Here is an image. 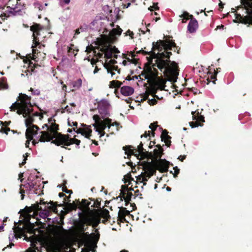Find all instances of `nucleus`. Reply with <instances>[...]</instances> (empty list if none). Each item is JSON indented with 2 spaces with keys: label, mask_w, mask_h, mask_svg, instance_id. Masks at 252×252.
Instances as JSON below:
<instances>
[{
  "label": "nucleus",
  "mask_w": 252,
  "mask_h": 252,
  "mask_svg": "<svg viewBox=\"0 0 252 252\" xmlns=\"http://www.w3.org/2000/svg\"><path fill=\"white\" fill-rule=\"evenodd\" d=\"M122 83L118 80H113L110 82L109 87L111 88H119L122 85Z\"/></svg>",
  "instance_id": "58836bf2"
},
{
  "label": "nucleus",
  "mask_w": 252,
  "mask_h": 252,
  "mask_svg": "<svg viewBox=\"0 0 252 252\" xmlns=\"http://www.w3.org/2000/svg\"><path fill=\"white\" fill-rule=\"evenodd\" d=\"M198 28L197 21L193 17V15H190V20L188 26V30L190 33H193L196 32Z\"/></svg>",
  "instance_id": "5701e85b"
},
{
  "label": "nucleus",
  "mask_w": 252,
  "mask_h": 252,
  "mask_svg": "<svg viewBox=\"0 0 252 252\" xmlns=\"http://www.w3.org/2000/svg\"><path fill=\"white\" fill-rule=\"evenodd\" d=\"M133 196L131 191H127L125 195V196L121 197V200H123L124 199L125 201V206H127L129 203H130V201H131V199L132 196Z\"/></svg>",
  "instance_id": "72a5a7b5"
},
{
  "label": "nucleus",
  "mask_w": 252,
  "mask_h": 252,
  "mask_svg": "<svg viewBox=\"0 0 252 252\" xmlns=\"http://www.w3.org/2000/svg\"><path fill=\"white\" fill-rule=\"evenodd\" d=\"M32 113H31L27 117L25 120V125L28 128L32 127L33 125L32 123L34 122V118L33 116L32 115Z\"/></svg>",
  "instance_id": "473e14b6"
},
{
  "label": "nucleus",
  "mask_w": 252,
  "mask_h": 252,
  "mask_svg": "<svg viewBox=\"0 0 252 252\" xmlns=\"http://www.w3.org/2000/svg\"><path fill=\"white\" fill-rule=\"evenodd\" d=\"M122 30L120 28L113 29L109 32V35L105 34L102 35V44L107 43H114L117 40L116 35H120L122 33Z\"/></svg>",
  "instance_id": "9d476101"
},
{
  "label": "nucleus",
  "mask_w": 252,
  "mask_h": 252,
  "mask_svg": "<svg viewBox=\"0 0 252 252\" xmlns=\"http://www.w3.org/2000/svg\"><path fill=\"white\" fill-rule=\"evenodd\" d=\"M84 31V28L83 27H80L78 29H76L75 30V34H78L80 33V32H82Z\"/></svg>",
  "instance_id": "774afa93"
},
{
  "label": "nucleus",
  "mask_w": 252,
  "mask_h": 252,
  "mask_svg": "<svg viewBox=\"0 0 252 252\" xmlns=\"http://www.w3.org/2000/svg\"><path fill=\"white\" fill-rule=\"evenodd\" d=\"M42 29V26L36 23L34 24L30 27V30L33 32L32 36L34 37L33 41L34 45L32 46V48H35L39 44V41L37 36L40 34L39 32Z\"/></svg>",
  "instance_id": "2eb2a0df"
},
{
  "label": "nucleus",
  "mask_w": 252,
  "mask_h": 252,
  "mask_svg": "<svg viewBox=\"0 0 252 252\" xmlns=\"http://www.w3.org/2000/svg\"><path fill=\"white\" fill-rule=\"evenodd\" d=\"M173 169L174 170V173L173 174V177L176 178L180 172V169L177 166L174 167Z\"/></svg>",
  "instance_id": "0e129e2a"
},
{
  "label": "nucleus",
  "mask_w": 252,
  "mask_h": 252,
  "mask_svg": "<svg viewBox=\"0 0 252 252\" xmlns=\"http://www.w3.org/2000/svg\"><path fill=\"white\" fill-rule=\"evenodd\" d=\"M82 126L84 127V131H83L82 135L84 136L87 139H90V137L92 132L91 126H87L84 124H82Z\"/></svg>",
  "instance_id": "cd10ccee"
},
{
  "label": "nucleus",
  "mask_w": 252,
  "mask_h": 252,
  "mask_svg": "<svg viewBox=\"0 0 252 252\" xmlns=\"http://www.w3.org/2000/svg\"><path fill=\"white\" fill-rule=\"evenodd\" d=\"M158 126V122H156L151 123L149 126V128L150 129H151L152 131H155V130H156Z\"/></svg>",
  "instance_id": "6e6d98bb"
},
{
  "label": "nucleus",
  "mask_w": 252,
  "mask_h": 252,
  "mask_svg": "<svg viewBox=\"0 0 252 252\" xmlns=\"http://www.w3.org/2000/svg\"><path fill=\"white\" fill-rule=\"evenodd\" d=\"M154 162L156 169L160 172L164 173L168 171L170 163L166 159L159 158Z\"/></svg>",
  "instance_id": "f3484780"
},
{
  "label": "nucleus",
  "mask_w": 252,
  "mask_h": 252,
  "mask_svg": "<svg viewBox=\"0 0 252 252\" xmlns=\"http://www.w3.org/2000/svg\"><path fill=\"white\" fill-rule=\"evenodd\" d=\"M195 112H192V114L193 115L192 118L193 120H197L199 122V123L201 124V122H204L205 121L204 118L203 116L200 115L198 116H194Z\"/></svg>",
  "instance_id": "09e8293b"
},
{
  "label": "nucleus",
  "mask_w": 252,
  "mask_h": 252,
  "mask_svg": "<svg viewBox=\"0 0 252 252\" xmlns=\"http://www.w3.org/2000/svg\"><path fill=\"white\" fill-rule=\"evenodd\" d=\"M14 232L16 234L22 235L24 233V230L23 228L20 227L19 226L16 227L14 229Z\"/></svg>",
  "instance_id": "5fc2aeb1"
},
{
  "label": "nucleus",
  "mask_w": 252,
  "mask_h": 252,
  "mask_svg": "<svg viewBox=\"0 0 252 252\" xmlns=\"http://www.w3.org/2000/svg\"><path fill=\"white\" fill-rule=\"evenodd\" d=\"M158 90H159V89L158 87L150 82V86L147 88L146 92V98H148L150 94L153 95L156 94Z\"/></svg>",
  "instance_id": "bb28decb"
},
{
  "label": "nucleus",
  "mask_w": 252,
  "mask_h": 252,
  "mask_svg": "<svg viewBox=\"0 0 252 252\" xmlns=\"http://www.w3.org/2000/svg\"><path fill=\"white\" fill-rule=\"evenodd\" d=\"M29 182L27 183V186L29 187V192L33 191L34 194L38 195H40V192L43 194V190H41L43 186H41V181L37 179L30 180L28 179Z\"/></svg>",
  "instance_id": "f8f14e48"
},
{
  "label": "nucleus",
  "mask_w": 252,
  "mask_h": 252,
  "mask_svg": "<svg viewBox=\"0 0 252 252\" xmlns=\"http://www.w3.org/2000/svg\"><path fill=\"white\" fill-rule=\"evenodd\" d=\"M121 94L125 96H129L133 94L134 89L129 86H123L121 88Z\"/></svg>",
  "instance_id": "c85d7f7f"
},
{
  "label": "nucleus",
  "mask_w": 252,
  "mask_h": 252,
  "mask_svg": "<svg viewBox=\"0 0 252 252\" xmlns=\"http://www.w3.org/2000/svg\"><path fill=\"white\" fill-rule=\"evenodd\" d=\"M102 39V35L101 36V38L99 39L98 40L97 42L99 43V45L103 46V47L100 49V51L101 52H102V53H104L105 54L106 53V49H107V48L108 47V45H110L112 43H107L102 44V42H101Z\"/></svg>",
  "instance_id": "a19ab883"
},
{
  "label": "nucleus",
  "mask_w": 252,
  "mask_h": 252,
  "mask_svg": "<svg viewBox=\"0 0 252 252\" xmlns=\"http://www.w3.org/2000/svg\"><path fill=\"white\" fill-rule=\"evenodd\" d=\"M34 224L29 221L25 225V229L27 232L32 234L34 233Z\"/></svg>",
  "instance_id": "f704fd0d"
},
{
  "label": "nucleus",
  "mask_w": 252,
  "mask_h": 252,
  "mask_svg": "<svg viewBox=\"0 0 252 252\" xmlns=\"http://www.w3.org/2000/svg\"><path fill=\"white\" fill-rule=\"evenodd\" d=\"M63 110L62 111V113H63L66 111L68 113H70L72 111V109L69 107L68 105L66 106L64 108L62 107Z\"/></svg>",
  "instance_id": "e2e57ef3"
},
{
  "label": "nucleus",
  "mask_w": 252,
  "mask_h": 252,
  "mask_svg": "<svg viewBox=\"0 0 252 252\" xmlns=\"http://www.w3.org/2000/svg\"><path fill=\"white\" fill-rule=\"evenodd\" d=\"M106 70L108 73H110L111 74L112 77H113V75H115L114 71H117L119 74H120L121 73V69L119 68L117 65H114L110 68H107Z\"/></svg>",
  "instance_id": "c9c22d12"
},
{
  "label": "nucleus",
  "mask_w": 252,
  "mask_h": 252,
  "mask_svg": "<svg viewBox=\"0 0 252 252\" xmlns=\"http://www.w3.org/2000/svg\"><path fill=\"white\" fill-rule=\"evenodd\" d=\"M117 63V62L115 59H111L108 63H104L103 66L105 68L107 69V68H110L112 66H114Z\"/></svg>",
  "instance_id": "37998d69"
},
{
  "label": "nucleus",
  "mask_w": 252,
  "mask_h": 252,
  "mask_svg": "<svg viewBox=\"0 0 252 252\" xmlns=\"http://www.w3.org/2000/svg\"><path fill=\"white\" fill-rule=\"evenodd\" d=\"M169 51L164 50L163 52L158 53L159 58L156 60L153 66H157L160 71H163L167 81L175 83L179 74L178 66L175 62H171L169 60L172 53Z\"/></svg>",
  "instance_id": "f257e3e1"
},
{
  "label": "nucleus",
  "mask_w": 252,
  "mask_h": 252,
  "mask_svg": "<svg viewBox=\"0 0 252 252\" xmlns=\"http://www.w3.org/2000/svg\"><path fill=\"white\" fill-rule=\"evenodd\" d=\"M106 53L104 54V57L107 59H111L113 57V52L112 50V45H108L107 48Z\"/></svg>",
  "instance_id": "e433bc0d"
},
{
  "label": "nucleus",
  "mask_w": 252,
  "mask_h": 252,
  "mask_svg": "<svg viewBox=\"0 0 252 252\" xmlns=\"http://www.w3.org/2000/svg\"><path fill=\"white\" fill-rule=\"evenodd\" d=\"M24 62L26 63L29 64L28 66V69H27L25 73H27V72H31L30 74H32V72H34L35 68H37V67L40 66L38 64L33 63L31 61V60L29 59H27L26 60H25Z\"/></svg>",
  "instance_id": "393cba45"
},
{
  "label": "nucleus",
  "mask_w": 252,
  "mask_h": 252,
  "mask_svg": "<svg viewBox=\"0 0 252 252\" xmlns=\"http://www.w3.org/2000/svg\"><path fill=\"white\" fill-rule=\"evenodd\" d=\"M108 103L106 101H101L98 104V111L102 119L109 115Z\"/></svg>",
  "instance_id": "aec40b11"
},
{
  "label": "nucleus",
  "mask_w": 252,
  "mask_h": 252,
  "mask_svg": "<svg viewBox=\"0 0 252 252\" xmlns=\"http://www.w3.org/2000/svg\"><path fill=\"white\" fill-rule=\"evenodd\" d=\"M70 200H68V202L65 205L67 211L75 210L77 208L83 211H90L89 205L91 202H89L87 199H82L81 202H80L79 199L75 200L72 203H70Z\"/></svg>",
  "instance_id": "1a4fd4ad"
},
{
  "label": "nucleus",
  "mask_w": 252,
  "mask_h": 252,
  "mask_svg": "<svg viewBox=\"0 0 252 252\" xmlns=\"http://www.w3.org/2000/svg\"><path fill=\"white\" fill-rule=\"evenodd\" d=\"M82 215L83 216L82 217L81 220H80L76 224V228L80 233H84V232H85L87 230L88 227H85V224L88 225V222L87 221V214H85L82 215V213H79V216L80 217H81Z\"/></svg>",
  "instance_id": "6ab92c4d"
},
{
  "label": "nucleus",
  "mask_w": 252,
  "mask_h": 252,
  "mask_svg": "<svg viewBox=\"0 0 252 252\" xmlns=\"http://www.w3.org/2000/svg\"><path fill=\"white\" fill-rule=\"evenodd\" d=\"M95 129L96 131L98 132V134L100 135V137H102L105 134L104 130L99 129V128H95Z\"/></svg>",
  "instance_id": "69168bd1"
},
{
  "label": "nucleus",
  "mask_w": 252,
  "mask_h": 252,
  "mask_svg": "<svg viewBox=\"0 0 252 252\" xmlns=\"http://www.w3.org/2000/svg\"><path fill=\"white\" fill-rule=\"evenodd\" d=\"M11 121H0V125H1V128L0 129V132L4 133L6 134H8V132L10 131L9 127L7 126L10 124Z\"/></svg>",
  "instance_id": "c756f323"
},
{
  "label": "nucleus",
  "mask_w": 252,
  "mask_h": 252,
  "mask_svg": "<svg viewBox=\"0 0 252 252\" xmlns=\"http://www.w3.org/2000/svg\"><path fill=\"white\" fill-rule=\"evenodd\" d=\"M190 15H189L187 12H184L183 14L180 16V17L182 18V23H186L189 19L190 20Z\"/></svg>",
  "instance_id": "c03bdc74"
},
{
  "label": "nucleus",
  "mask_w": 252,
  "mask_h": 252,
  "mask_svg": "<svg viewBox=\"0 0 252 252\" xmlns=\"http://www.w3.org/2000/svg\"><path fill=\"white\" fill-rule=\"evenodd\" d=\"M48 124H44L42 129L47 127V130L40 131V135L38 136L40 142L51 141V143L56 146L59 144L63 138L61 135L63 134L59 132V125L56 123V120L53 118H49L48 120Z\"/></svg>",
  "instance_id": "f03ea898"
},
{
  "label": "nucleus",
  "mask_w": 252,
  "mask_h": 252,
  "mask_svg": "<svg viewBox=\"0 0 252 252\" xmlns=\"http://www.w3.org/2000/svg\"><path fill=\"white\" fill-rule=\"evenodd\" d=\"M82 82L81 79L79 78L77 79L76 81H75L73 82V87L75 89H79L82 85Z\"/></svg>",
  "instance_id": "49530a36"
},
{
  "label": "nucleus",
  "mask_w": 252,
  "mask_h": 252,
  "mask_svg": "<svg viewBox=\"0 0 252 252\" xmlns=\"http://www.w3.org/2000/svg\"><path fill=\"white\" fill-rule=\"evenodd\" d=\"M189 125L192 128L196 127L198 126H201L202 125L198 121L195 120L194 122H191L189 123Z\"/></svg>",
  "instance_id": "864d4df0"
},
{
  "label": "nucleus",
  "mask_w": 252,
  "mask_h": 252,
  "mask_svg": "<svg viewBox=\"0 0 252 252\" xmlns=\"http://www.w3.org/2000/svg\"><path fill=\"white\" fill-rule=\"evenodd\" d=\"M151 131L149 130L148 131H145V133L141 135V138H142L143 137H144L146 139H148L147 138H151Z\"/></svg>",
  "instance_id": "052dcab7"
},
{
  "label": "nucleus",
  "mask_w": 252,
  "mask_h": 252,
  "mask_svg": "<svg viewBox=\"0 0 252 252\" xmlns=\"http://www.w3.org/2000/svg\"><path fill=\"white\" fill-rule=\"evenodd\" d=\"M130 214L129 211L127 210L125 207H121L120 208V210L118 212V216L117 218L118 223H124L126 222V217Z\"/></svg>",
  "instance_id": "412c9836"
},
{
  "label": "nucleus",
  "mask_w": 252,
  "mask_h": 252,
  "mask_svg": "<svg viewBox=\"0 0 252 252\" xmlns=\"http://www.w3.org/2000/svg\"><path fill=\"white\" fill-rule=\"evenodd\" d=\"M144 144L141 141L138 146L137 149H133V147L131 145H128L123 147V149L125 151V154L127 157H130L131 155H134L136 157H141V159H145L148 157L152 156V153L147 151L143 148Z\"/></svg>",
  "instance_id": "0eeeda50"
},
{
  "label": "nucleus",
  "mask_w": 252,
  "mask_h": 252,
  "mask_svg": "<svg viewBox=\"0 0 252 252\" xmlns=\"http://www.w3.org/2000/svg\"><path fill=\"white\" fill-rule=\"evenodd\" d=\"M60 136H62L63 138L58 146H62V148L65 149H67L68 150H70V148H68L65 146H69L73 144L79 146L81 143L80 140L75 138L76 136H75L74 138H70L69 134L61 135Z\"/></svg>",
  "instance_id": "9b49d317"
},
{
  "label": "nucleus",
  "mask_w": 252,
  "mask_h": 252,
  "mask_svg": "<svg viewBox=\"0 0 252 252\" xmlns=\"http://www.w3.org/2000/svg\"><path fill=\"white\" fill-rule=\"evenodd\" d=\"M93 119L95 121V123L93 124L94 128H99L101 130H104L106 127L109 128V124L111 123V119L106 118L103 119L104 120L102 121L98 115H94Z\"/></svg>",
  "instance_id": "4468645a"
},
{
  "label": "nucleus",
  "mask_w": 252,
  "mask_h": 252,
  "mask_svg": "<svg viewBox=\"0 0 252 252\" xmlns=\"http://www.w3.org/2000/svg\"><path fill=\"white\" fill-rule=\"evenodd\" d=\"M128 191V187L127 185H123L121 186V193L119 197L125 196L126 193Z\"/></svg>",
  "instance_id": "79ce46f5"
},
{
  "label": "nucleus",
  "mask_w": 252,
  "mask_h": 252,
  "mask_svg": "<svg viewBox=\"0 0 252 252\" xmlns=\"http://www.w3.org/2000/svg\"><path fill=\"white\" fill-rule=\"evenodd\" d=\"M246 10L247 15L245 16H242L240 14H235V19L233 20L234 23H239L244 24H249L252 25V9Z\"/></svg>",
  "instance_id": "ddd939ff"
},
{
  "label": "nucleus",
  "mask_w": 252,
  "mask_h": 252,
  "mask_svg": "<svg viewBox=\"0 0 252 252\" xmlns=\"http://www.w3.org/2000/svg\"><path fill=\"white\" fill-rule=\"evenodd\" d=\"M158 102V101L155 98H153L148 100V103L150 105H156Z\"/></svg>",
  "instance_id": "338daca9"
},
{
  "label": "nucleus",
  "mask_w": 252,
  "mask_h": 252,
  "mask_svg": "<svg viewBox=\"0 0 252 252\" xmlns=\"http://www.w3.org/2000/svg\"><path fill=\"white\" fill-rule=\"evenodd\" d=\"M174 48V51H178V47L173 40L166 39L164 40H159L156 42H153V48L157 49L159 52L165 50H171ZM179 53L178 51L177 52Z\"/></svg>",
  "instance_id": "6e6552de"
},
{
  "label": "nucleus",
  "mask_w": 252,
  "mask_h": 252,
  "mask_svg": "<svg viewBox=\"0 0 252 252\" xmlns=\"http://www.w3.org/2000/svg\"><path fill=\"white\" fill-rule=\"evenodd\" d=\"M155 50H157V49H154L153 47L152 48V50L150 51H146L143 49H141L139 51L136 52V54H142L143 55H150L153 56L154 58H156L157 57L158 54H156L154 51Z\"/></svg>",
  "instance_id": "2f4dec72"
},
{
  "label": "nucleus",
  "mask_w": 252,
  "mask_h": 252,
  "mask_svg": "<svg viewBox=\"0 0 252 252\" xmlns=\"http://www.w3.org/2000/svg\"><path fill=\"white\" fill-rule=\"evenodd\" d=\"M66 184V181H64V186L63 187L62 190L63 192H64L66 193H69V195H70L71 193H72L73 191L72 190H69L67 189L66 186H65V184ZM70 195H69L68 198L70 197Z\"/></svg>",
  "instance_id": "603ef678"
},
{
  "label": "nucleus",
  "mask_w": 252,
  "mask_h": 252,
  "mask_svg": "<svg viewBox=\"0 0 252 252\" xmlns=\"http://www.w3.org/2000/svg\"><path fill=\"white\" fill-rule=\"evenodd\" d=\"M31 97L25 94H20L18 97L20 102L16 101L12 104L10 107V111H15L20 115H23L24 118H26L28 115L33 111L32 105L31 102Z\"/></svg>",
  "instance_id": "7ed1b4c3"
},
{
  "label": "nucleus",
  "mask_w": 252,
  "mask_h": 252,
  "mask_svg": "<svg viewBox=\"0 0 252 252\" xmlns=\"http://www.w3.org/2000/svg\"><path fill=\"white\" fill-rule=\"evenodd\" d=\"M6 79L5 77H2L0 79V89H7L8 85L6 82Z\"/></svg>",
  "instance_id": "a18cd8bd"
},
{
  "label": "nucleus",
  "mask_w": 252,
  "mask_h": 252,
  "mask_svg": "<svg viewBox=\"0 0 252 252\" xmlns=\"http://www.w3.org/2000/svg\"><path fill=\"white\" fill-rule=\"evenodd\" d=\"M217 72L215 71L214 74H211L210 77H208V80L209 82L212 81L214 84H216V81L217 80Z\"/></svg>",
  "instance_id": "3c124183"
},
{
  "label": "nucleus",
  "mask_w": 252,
  "mask_h": 252,
  "mask_svg": "<svg viewBox=\"0 0 252 252\" xmlns=\"http://www.w3.org/2000/svg\"><path fill=\"white\" fill-rule=\"evenodd\" d=\"M80 234H81L82 240L84 243L87 242L89 241L91 235H94V233L90 234L89 232H84V233H80Z\"/></svg>",
  "instance_id": "4c0bfd02"
},
{
  "label": "nucleus",
  "mask_w": 252,
  "mask_h": 252,
  "mask_svg": "<svg viewBox=\"0 0 252 252\" xmlns=\"http://www.w3.org/2000/svg\"><path fill=\"white\" fill-rule=\"evenodd\" d=\"M45 245L47 250L51 252H61V249L59 245L53 242L44 244L38 237H36L31 240V247L29 249V252H42V248Z\"/></svg>",
  "instance_id": "423d86ee"
},
{
  "label": "nucleus",
  "mask_w": 252,
  "mask_h": 252,
  "mask_svg": "<svg viewBox=\"0 0 252 252\" xmlns=\"http://www.w3.org/2000/svg\"><path fill=\"white\" fill-rule=\"evenodd\" d=\"M241 5L237 7V9L241 8L252 10V0H241Z\"/></svg>",
  "instance_id": "a878e982"
},
{
  "label": "nucleus",
  "mask_w": 252,
  "mask_h": 252,
  "mask_svg": "<svg viewBox=\"0 0 252 252\" xmlns=\"http://www.w3.org/2000/svg\"><path fill=\"white\" fill-rule=\"evenodd\" d=\"M87 214V221L88 222V225H91L93 228H95L100 223V218L95 216H94L92 214Z\"/></svg>",
  "instance_id": "4be33fe9"
},
{
  "label": "nucleus",
  "mask_w": 252,
  "mask_h": 252,
  "mask_svg": "<svg viewBox=\"0 0 252 252\" xmlns=\"http://www.w3.org/2000/svg\"><path fill=\"white\" fill-rule=\"evenodd\" d=\"M26 8L25 3H22L20 0H16V4L14 8V13H17L21 11V10L25 9Z\"/></svg>",
  "instance_id": "7c9ffc66"
},
{
  "label": "nucleus",
  "mask_w": 252,
  "mask_h": 252,
  "mask_svg": "<svg viewBox=\"0 0 252 252\" xmlns=\"http://www.w3.org/2000/svg\"><path fill=\"white\" fill-rule=\"evenodd\" d=\"M101 217L104 219L106 220H108L111 217L109 215V212L108 210L106 209H103L100 213Z\"/></svg>",
  "instance_id": "ea45409f"
},
{
  "label": "nucleus",
  "mask_w": 252,
  "mask_h": 252,
  "mask_svg": "<svg viewBox=\"0 0 252 252\" xmlns=\"http://www.w3.org/2000/svg\"><path fill=\"white\" fill-rule=\"evenodd\" d=\"M158 149H155L154 150V153H152V157H148V158H152L153 157L154 159L157 161L158 160V158L159 159L161 158L163 152V149L162 148V147L159 145L158 144L155 146Z\"/></svg>",
  "instance_id": "b1692460"
},
{
  "label": "nucleus",
  "mask_w": 252,
  "mask_h": 252,
  "mask_svg": "<svg viewBox=\"0 0 252 252\" xmlns=\"http://www.w3.org/2000/svg\"><path fill=\"white\" fill-rule=\"evenodd\" d=\"M12 1L11 0H10L8 2L9 5L7 6V8H9L11 10V11H9L10 13L14 12V6L15 5V4L12 3Z\"/></svg>",
  "instance_id": "4d7b16f0"
},
{
  "label": "nucleus",
  "mask_w": 252,
  "mask_h": 252,
  "mask_svg": "<svg viewBox=\"0 0 252 252\" xmlns=\"http://www.w3.org/2000/svg\"><path fill=\"white\" fill-rule=\"evenodd\" d=\"M131 181H134V179L131 177V174L130 173L124 176L123 181L125 183L128 182V184L130 185V182H131Z\"/></svg>",
  "instance_id": "de8ad7c7"
},
{
  "label": "nucleus",
  "mask_w": 252,
  "mask_h": 252,
  "mask_svg": "<svg viewBox=\"0 0 252 252\" xmlns=\"http://www.w3.org/2000/svg\"><path fill=\"white\" fill-rule=\"evenodd\" d=\"M161 141H164L165 143V145L168 147H169L171 146V139H168L167 138H165L164 139L161 140Z\"/></svg>",
  "instance_id": "680f3d73"
},
{
  "label": "nucleus",
  "mask_w": 252,
  "mask_h": 252,
  "mask_svg": "<svg viewBox=\"0 0 252 252\" xmlns=\"http://www.w3.org/2000/svg\"><path fill=\"white\" fill-rule=\"evenodd\" d=\"M101 205L100 200H99L98 199H96L94 201V204L92 205V207L94 208H100Z\"/></svg>",
  "instance_id": "bf43d9fd"
},
{
  "label": "nucleus",
  "mask_w": 252,
  "mask_h": 252,
  "mask_svg": "<svg viewBox=\"0 0 252 252\" xmlns=\"http://www.w3.org/2000/svg\"><path fill=\"white\" fill-rule=\"evenodd\" d=\"M58 206H62V204L59 205L57 202H54L50 201L49 203L41 201L39 203H36L27 208L29 210L28 212L31 213L32 211L38 212L39 211H43L42 214L46 217H48L51 212L57 213V207Z\"/></svg>",
  "instance_id": "39448f33"
},
{
  "label": "nucleus",
  "mask_w": 252,
  "mask_h": 252,
  "mask_svg": "<svg viewBox=\"0 0 252 252\" xmlns=\"http://www.w3.org/2000/svg\"><path fill=\"white\" fill-rule=\"evenodd\" d=\"M152 73V69L150 66H148L146 68L144 69L140 75L136 76L135 78L138 79V77H140V78L141 79V77H144L145 79L149 80L150 82L158 87L159 90H164L167 80L161 77H159L158 76V71H157L156 73Z\"/></svg>",
  "instance_id": "20e7f679"
},
{
  "label": "nucleus",
  "mask_w": 252,
  "mask_h": 252,
  "mask_svg": "<svg viewBox=\"0 0 252 252\" xmlns=\"http://www.w3.org/2000/svg\"><path fill=\"white\" fill-rule=\"evenodd\" d=\"M29 156V154L28 153H26L25 155H23V157L24 158L23 161H22L21 163H19V166L21 167L22 166L25 165L26 163V160H27V158Z\"/></svg>",
  "instance_id": "13d9d810"
},
{
  "label": "nucleus",
  "mask_w": 252,
  "mask_h": 252,
  "mask_svg": "<svg viewBox=\"0 0 252 252\" xmlns=\"http://www.w3.org/2000/svg\"><path fill=\"white\" fill-rule=\"evenodd\" d=\"M168 132L166 129H164L162 130V133L161 134V139L163 140L165 138H167L168 139H171V137L168 135Z\"/></svg>",
  "instance_id": "8fccbe9b"
},
{
  "label": "nucleus",
  "mask_w": 252,
  "mask_h": 252,
  "mask_svg": "<svg viewBox=\"0 0 252 252\" xmlns=\"http://www.w3.org/2000/svg\"><path fill=\"white\" fill-rule=\"evenodd\" d=\"M144 170L145 171V174L146 176L148 178H150L156 173V166L155 165V162H146L144 165Z\"/></svg>",
  "instance_id": "a211bd4d"
},
{
  "label": "nucleus",
  "mask_w": 252,
  "mask_h": 252,
  "mask_svg": "<svg viewBox=\"0 0 252 252\" xmlns=\"http://www.w3.org/2000/svg\"><path fill=\"white\" fill-rule=\"evenodd\" d=\"M39 129V127L36 125H33L32 127L27 128L26 131V137L27 139L26 142V147H29L30 141L33 139L34 135L37 134Z\"/></svg>",
  "instance_id": "dca6fc26"
}]
</instances>
